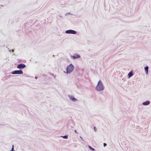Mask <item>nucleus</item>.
<instances>
[{"label":"nucleus","instance_id":"obj_1","mask_svg":"<svg viewBox=\"0 0 151 151\" xmlns=\"http://www.w3.org/2000/svg\"><path fill=\"white\" fill-rule=\"evenodd\" d=\"M96 89L98 91H101L104 89L103 85L100 81H99Z\"/></svg>","mask_w":151,"mask_h":151},{"label":"nucleus","instance_id":"obj_2","mask_svg":"<svg viewBox=\"0 0 151 151\" xmlns=\"http://www.w3.org/2000/svg\"><path fill=\"white\" fill-rule=\"evenodd\" d=\"M74 69V67L72 64L68 65L67 68V73H70Z\"/></svg>","mask_w":151,"mask_h":151},{"label":"nucleus","instance_id":"obj_3","mask_svg":"<svg viewBox=\"0 0 151 151\" xmlns=\"http://www.w3.org/2000/svg\"><path fill=\"white\" fill-rule=\"evenodd\" d=\"M12 73L13 74H22L23 72L21 70H14L12 72Z\"/></svg>","mask_w":151,"mask_h":151},{"label":"nucleus","instance_id":"obj_4","mask_svg":"<svg viewBox=\"0 0 151 151\" xmlns=\"http://www.w3.org/2000/svg\"><path fill=\"white\" fill-rule=\"evenodd\" d=\"M65 32L67 34H75L76 33V32L74 30H69L65 31Z\"/></svg>","mask_w":151,"mask_h":151},{"label":"nucleus","instance_id":"obj_5","mask_svg":"<svg viewBox=\"0 0 151 151\" xmlns=\"http://www.w3.org/2000/svg\"><path fill=\"white\" fill-rule=\"evenodd\" d=\"M25 65L23 64H20L17 65V68L19 69L23 68L25 67Z\"/></svg>","mask_w":151,"mask_h":151},{"label":"nucleus","instance_id":"obj_6","mask_svg":"<svg viewBox=\"0 0 151 151\" xmlns=\"http://www.w3.org/2000/svg\"><path fill=\"white\" fill-rule=\"evenodd\" d=\"M71 57H72L73 59H75L77 58H79L80 57V56L78 54H75L74 55L72 56Z\"/></svg>","mask_w":151,"mask_h":151},{"label":"nucleus","instance_id":"obj_7","mask_svg":"<svg viewBox=\"0 0 151 151\" xmlns=\"http://www.w3.org/2000/svg\"><path fill=\"white\" fill-rule=\"evenodd\" d=\"M150 103V102L148 101H146L145 102H143L142 104L144 105H149Z\"/></svg>","mask_w":151,"mask_h":151},{"label":"nucleus","instance_id":"obj_8","mask_svg":"<svg viewBox=\"0 0 151 151\" xmlns=\"http://www.w3.org/2000/svg\"><path fill=\"white\" fill-rule=\"evenodd\" d=\"M132 73L131 72H130L128 74V77L129 78L132 76Z\"/></svg>","mask_w":151,"mask_h":151},{"label":"nucleus","instance_id":"obj_9","mask_svg":"<svg viewBox=\"0 0 151 151\" xmlns=\"http://www.w3.org/2000/svg\"><path fill=\"white\" fill-rule=\"evenodd\" d=\"M148 66H147L145 68V72L147 74L148 73Z\"/></svg>","mask_w":151,"mask_h":151},{"label":"nucleus","instance_id":"obj_10","mask_svg":"<svg viewBox=\"0 0 151 151\" xmlns=\"http://www.w3.org/2000/svg\"><path fill=\"white\" fill-rule=\"evenodd\" d=\"M70 99L73 101H75L76 100V99L73 96L70 97Z\"/></svg>","mask_w":151,"mask_h":151},{"label":"nucleus","instance_id":"obj_11","mask_svg":"<svg viewBox=\"0 0 151 151\" xmlns=\"http://www.w3.org/2000/svg\"><path fill=\"white\" fill-rule=\"evenodd\" d=\"M88 147L92 151H94L95 150L94 148H92L90 146H88Z\"/></svg>","mask_w":151,"mask_h":151},{"label":"nucleus","instance_id":"obj_12","mask_svg":"<svg viewBox=\"0 0 151 151\" xmlns=\"http://www.w3.org/2000/svg\"><path fill=\"white\" fill-rule=\"evenodd\" d=\"M63 137L64 138H67V136L65 135Z\"/></svg>","mask_w":151,"mask_h":151},{"label":"nucleus","instance_id":"obj_13","mask_svg":"<svg viewBox=\"0 0 151 151\" xmlns=\"http://www.w3.org/2000/svg\"><path fill=\"white\" fill-rule=\"evenodd\" d=\"M106 145V144H105V143L104 144V147H105Z\"/></svg>","mask_w":151,"mask_h":151},{"label":"nucleus","instance_id":"obj_14","mask_svg":"<svg viewBox=\"0 0 151 151\" xmlns=\"http://www.w3.org/2000/svg\"><path fill=\"white\" fill-rule=\"evenodd\" d=\"M93 128H94V130L95 131H96V127H94Z\"/></svg>","mask_w":151,"mask_h":151},{"label":"nucleus","instance_id":"obj_15","mask_svg":"<svg viewBox=\"0 0 151 151\" xmlns=\"http://www.w3.org/2000/svg\"><path fill=\"white\" fill-rule=\"evenodd\" d=\"M74 132H75L76 133H77V131H76V130H74Z\"/></svg>","mask_w":151,"mask_h":151},{"label":"nucleus","instance_id":"obj_16","mask_svg":"<svg viewBox=\"0 0 151 151\" xmlns=\"http://www.w3.org/2000/svg\"><path fill=\"white\" fill-rule=\"evenodd\" d=\"M13 147H12V150H13Z\"/></svg>","mask_w":151,"mask_h":151}]
</instances>
